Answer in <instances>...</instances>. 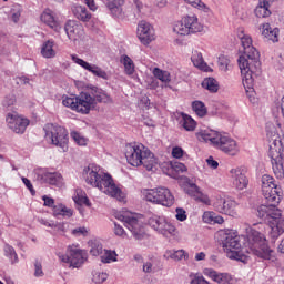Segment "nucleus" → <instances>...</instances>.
<instances>
[{
	"instance_id": "nucleus-47",
	"label": "nucleus",
	"mask_w": 284,
	"mask_h": 284,
	"mask_svg": "<svg viewBox=\"0 0 284 284\" xmlns=\"http://www.w3.org/2000/svg\"><path fill=\"white\" fill-rule=\"evenodd\" d=\"M92 281L95 284L105 283V281H108V273L94 272Z\"/></svg>"
},
{
	"instance_id": "nucleus-14",
	"label": "nucleus",
	"mask_w": 284,
	"mask_h": 284,
	"mask_svg": "<svg viewBox=\"0 0 284 284\" xmlns=\"http://www.w3.org/2000/svg\"><path fill=\"white\" fill-rule=\"evenodd\" d=\"M241 43L244 50L245 57L250 59L251 62H248V65L253 68V70H261V62L258 59H261V53L254 45H252V37L248 34H243L240 37Z\"/></svg>"
},
{
	"instance_id": "nucleus-54",
	"label": "nucleus",
	"mask_w": 284,
	"mask_h": 284,
	"mask_svg": "<svg viewBox=\"0 0 284 284\" xmlns=\"http://www.w3.org/2000/svg\"><path fill=\"white\" fill-rule=\"evenodd\" d=\"M73 236H87L88 235V229L85 226H79L72 230Z\"/></svg>"
},
{
	"instance_id": "nucleus-13",
	"label": "nucleus",
	"mask_w": 284,
	"mask_h": 284,
	"mask_svg": "<svg viewBox=\"0 0 284 284\" xmlns=\"http://www.w3.org/2000/svg\"><path fill=\"white\" fill-rule=\"evenodd\" d=\"M58 256L61 263H65L69 267H81L88 261V253L75 245L68 246L67 254H59Z\"/></svg>"
},
{
	"instance_id": "nucleus-9",
	"label": "nucleus",
	"mask_w": 284,
	"mask_h": 284,
	"mask_svg": "<svg viewBox=\"0 0 284 284\" xmlns=\"http://www.w3.org/2000/svg\"><path fill=\"white\" fill-rule=\"evenodd\" d=\"M44 139L51 145L60 148L62 152H68V143L70 141L68 129L59 124L48 123L43 128Z\"/></svg>"
},
{
	"instance_id": "nucleus-1",
	"label": "nucleus",
	"mask_w": 284,
	"mask_h": 284,
	"mask_svg": "<svg viewBox=\"0 0 284 284\" xmlns=\"http://www.w3.org/2000/svg\"><path fill=\"white\" fill-rule=\"evenodd\" d=\"M262 194L268 205L262 204L258 206L257 216L267 223L272 239H278L284 232L283 214L277 207L283 199V190L270 174L262 176Z\"/></svg>"
},
{
	"instance_id": "nucleus-46",
	"label": "nucleus",
	"mask_w": 284,
	"mask_h": 284,
	"mask_svg": "<svg viewBox=\"0 0 284 284\" xmlns=\"http://www.w3.org/2000/svg\"><path fill=\"white\" fill-rule=\"evenodd\" d=\"M185 3H189V6H192V8H196V10H201L202 12H211L210 7L202 2L201 0H184Z\"/></svg>"
},
{
	"instance_id": "nucleus-42",
	"label": "nucleus",
	"mask_w": 284,
	"mask_h": 284,
	"mask_svg": "<svg viewBox=\"0 0 284 284\" xmlns=\"http://www.w3.org/2000/svg\"><path fill=\"white\" fill-rule=\"evenodd\" d=\"M168 254L173 261H183V258L184 261H187V258L190 257L185 250L169 251Z\"/></svg>"
},
{
	"instance_id": "nucleus-6",
	"label": "nucleus",
	"mask_w": 284,
	"mask_h": 284,
	"mask_svg": "<svg viewBox=\"0 0 284 284\" xmlns=\"http://www.w3.org/2000/svg\"><path fill=\"white\" fill-rule=\"evenodd\" d=\"M125 159L130 165L133 168H140L143 165L145 170L150 172V170L156 168L159 163L154 153L150 151L142 143H129L125 145Z\"/></svg>"
},
{
	"instance_id": "nucleus-22",
	"label": "nucleus",
	"mask_w": 284,
	"mask_h": 284,
	"mask_svg": "<svg viewBox=\"0 0 284 284\" xmlns=\"http://www.w3.org/2000/svg\"><path fill=\"white\" fill-rule=\"evenodd\" d=\"M203 274L219 284H227L232 281V275L229 273H219L213 268H203Z\"/></svg>"
},
{
	"instance_id": "nucleus-3",
	"label": "nucleus",
	"mask_w": 284,
	"mask_h": 284,
	"mask_svg": "<svg viewBox=\"0 0 284 284\" xmlns=\"http://www.w3.org/2000/svg\"><path fill=\"white\" fill-rule=\"evenodd\" d=\"M84 179L88 185L98 187L100 192L108 194V196H112V199H116V201H125V193L116 186L112 175L101 170V166L89 164L84 170Z\"/></svg>"
},
{
	"instance_id": "nucleus-58",
	"label": "nucleus",
	"mask_w": 284,
	"mask_h": 284,
	"mask_svg": "<svg viewBox=\"0 0 284 284\" xmlns=\"http://www.w3.org/2000/svg\"><path fill=\"white\" fill-rule=\"evenodd\" d=\"M22 183H24L26 187L29 189L32 196H34V194H37V191H34V186H32V182H30V180H28V178H22Z\"/></svg>"
},
{
	"instance_id": "nucleus-12",
	"label": "nucleus",
	"mask_w": 284,
	"mask_h": 284,
	"mask_svg": "<svg viewBox=\"0 0 284 284\" xmlns=\"http://www.w3.org/2000/svg\"><path fill=\"white\" fill-rule=\"evenodd\" d=\"M239 68L242 74V83L246 90L247 97L252 101V97H254V74H256L258 70H254V67L250 65V60L243 55L239 58Z\"/></svg>"
},
{
	"instance_id": "nucleus-59",
	"label": "nucleus",
	"mask_w": 284,
	"mask_h": 284,
	"mask_svg": "<svg viewBox=\"0 0 284 284\" xmlns=\"http://www.w3.org/2000/svg\"><path fill=\"white\" fill-rule=\"evenodd\" d=\"M34 267V276H43V267L41 266V262L37 261Z\"/></svg>"
},
{
	"instance_id": "nucleus-64",
	"label": "nucleus",
	"mask_w": 284,
	"mask_h": 284,
	"mask_svg": "<svg viewBox=\"0 0 284 284\" xmlns=\"http://www.w3.org/2000/svg\"><path fill=\"white\" fill-rule=\"evenodd\" d=\"M195 261H205V252L196 253Z\"/></svg>"
},
{
	"instance_id": "nucleus-34",
	"label": "nucleus",
	"mask_w": 284,
	"mask_h": 284,
	"mask_svg": "<svg viewBox=\"0 0 284 284\" xmlns=\"http://www.w3.org/2000/svg\"><path fill=\"white\" fill-rule=\"evenodd\" d=\"M181 125L186 132H194L196 130V121L185 113H182Z\"/></svg>"
},
{
	"instance_id": "nucleus-8",
	"label": "nucleus",
	"mask_w": 284,
	"mask_h": 284,
	"mask_svg": "<svg viewBox=\"0 0 284 284\" xmlns=\"http://www.w3.org/2000/svg\"><path fill=\"white\" fill-rule=\"evenodd\" d=\"M62 105L78 114H88L94 108V98L88 92L75 95H62Z\"/></svg>"
},
{
	"instance_id": "nucleus-43",
	"label": "nucleus",
	"mask_w": 284,
	"mask_h": 284,
	"mask_svg": "<svg viewBox=\"0 0 284 284\" xmlns=\"http://www.w3.org/2000/svg\"><path fill=\"white\" fill-rule=\"evenodd\" d=\"M192 108H193V112H195V114H197V116H205V114H207V108H205V103H203L202 101H194L192 103Z\"/></svg>"
},
{
	"instance_id": "nucleus-27",
	"label": "nucleus",
	"mask_w": 284,
	"mask_h": 284,
	"mask_svg": "<svg viewBox=\"0 0 284 284\" xmlns=\"http://www.w3.org/2000/svg\"><path fill=\"white\" fill-rule=\"evenodd\" d=\"M72 13L79 21H82L83 23H88L90 19H92V13L88 11V9L83 6H74L72 8Z\"/></svg>"
},
{
	"instance_id": "nucleus-26",
	"label": "nucleus",
	"mask_w": 284,
	"mask_h": 284,
	"mask_svg": "<svg viewBox=\"0 0 284 284\" xmlns=\"http://www.w3.org/2000/svg\"><path fill=\"white\" fill-rule=\"evenodd\" d=\"M52 214L58 219V216H62L63 219H70L73 216L74 211L63 203H58L52 209Z\"/></svg>"
},
{
	"instance_id": "nucleus-40",
	"label": "nucleus",
	"mask_w": 284,
	"mask_h": 284,
	"mask_svg": "<svg viewBox=\"0 0 284 284\" xmlns=\"http://www.w3.org/2000/svg\"><path fill=\"white\" fill-rule=\"evenodd\" d=\"M92 98L94 99V105L97 104V101L98 103H112V98L103 90L95 91V94Z\"/></svg>"
},
{
	"instance_id": "nucleus-20",
	"label": "nucleus",
	"mask_w": 284,
	"mask_h": 284,
	"mask_svg": "<svg viewBox=\"0 0 284 284\" xmlns=\"http://www.w3.org/2000/svg\"><path fill=\"white\" fill-rule=\"evenodd\" d=\"M71 60L73 63H77V65H80V68H83V70L91 72V74L94 77H99L100 79H108V73L97 64H90V62L79 58L77 54H71Z\"/></svg>"
},
{
	"instance_id": "nucleus-24",
	"label": "nucleus",
	"mask_w": 284,
	"mask_h": 284,
	"mask_svg": "<svg viewBox=\"0 0 284 284\" xmlns=\"http://www.w3.org/2000/svg\"><path fill=\"white\" fill-rule=\"evenodd\" d=\"M125 0H106V8L112 17L121 19L123 17V6Z\"/></svg>"
},
{
	"instance_id": "nucleus-11",
	"label": "nucleus",
	"mask_w": 284,
	"mask_h": 284,
	"mask_svg": "<svg viewBox=\"0 0 284 284\" xmlns=\"http://www.w3.org/2000/svg\"><path fill=\"white\" fill-rule=\"evenodd\" d=\"M173 32L181 37H187V34H196L203 32V23L199 21L196 14H187L178 20L173 24Z\"/></svg>"
},
{
	"instance_id": "nucleus-38",
	"label": "nucleus",
	"mask_w": 284,
	"mask_h": 284,
	"mask_svg": "<svg viewBox=\"0 0 284 284\" xmlns=\"http://www.w3.org/2000/svg\"><path fill=\"white\" fill-rule=\"evenodd\" d=\"M202 88L209 90V92H219V83L214 78H205L202 81Z\"/></svg>"
},
{
	"instance_id": "nucleus-15",
	"label": "nucleus",
	"mask_w": 284,
	"mask_h": 284,
	"mask_svg": "<svg viewBox=\"0 0 284 284\" xmlns=\"http://www.w3.org/2000/svg\"><path fill=\"white\" fill-rule=\"evenodd\" d=\"M116 219H119V221H123L125 227L130 230L134 239L138 241H141V239L145 236V229L143 227V222H141V220L136 219L135 216L125 215H118Z\"/></svg>"
},
{
	"instance_id": "nucleus-49",
	"label": "nucleus",
	"mask_w": 284,
	"mask_h": 284,
	"mask_svg": "<svg viewBox=\"0 0 284 284\" xmlns=\"http://www.w3.org/2000/svg\"><path fill=\"white\" fill-rule=\"evenodd\" d=\"M71 136L78 145H88V140L83 138L79 132H72Z\"/></svg>"
},
{
	"instance_id": "nucleus-37",
	"label": "nucleus",
	"mask_w": 284,
	"mask_h": 284,
	"mask_svg": "<svg viewBox=\"0 0 284 284\" xmlns=\"http://www.w3.org/2000/svg\"><path fill=\"white\" fill-rule=\"evenodd\" d=\"M203 221L205 223H217V225H223L225 223V220L221 215H214L212 212H205L203 214Z\"/></svg>"
},
{
	"instance_id": "nucleus-32",
	"label": "nucleus",
	"mask_w": 284,
	"mask_h": 284,
	"mask_svg": "<svg viewBox=\"0 0 284 284\" xmlns=\"http://www.w3.org/2000/svg\"><path fill=\"white\" fill-rule=\"evenodd\" d=\"M41 55L44 59H54V57H57V51L54 50V40L43 42L41 47Z\"/></svg>"
},
{
	"instance_id": "nucleus-29",
	"label": "nucleus",
	"mask_w": 284,
	"mask_h": 284,
	"mask_svg": "<svg viewBox=\"0 0 284 284\" xmlns=\"http://www.w3.org/2000/svg\"><path fill=\"white\" fill-rule=\"evenodd\" d=\"M42 181L49 183V185H61L63 183V176L57 172H44L41 174Z\"/></svg>"
},
{
	"instance_id": "nucleus-60",
	"label": "nucleus",
	"mask_w": 284,
	"mask_h": 284,
	"mask_svg": "<svg viewBox=\"0 0 284 284\" xmlns=\"http://www.w3.org/2000/svg\"><path fill=\"white\" fill-rule=\"evenodd\" d=\"M206 163L209 168H212V170H216L219 168V162L214 160L213 156H209V159L206 160Z\"/></svg>"
},
{
	"instance_id": "nucleus-7",
	"label": "nucleus",
	"mask_w": 284,
	"mask_h": 284,
	"mask_svg": "<svg viewBox=\"0 0 284 284\" xmlns=\"http://www.w3.org/2000/svg\"><path fill=\"white\" fill-rule=\"evenodd\" d=\"M220 235L222 239V246L224 252H226L227 258L245 263L247 261V255L243 254L241 236L239 233L233 230H226L221 232Z\"/></svg>"
},
{
	"instance_id": "nucleus-19",
	"label": "nucleus",
	"mask_w": 284,
	"mask_h": 284,
	"mask_svg": "<svg viewBox=\"0 0 284 284\" xmlns=\"http://www.w3.org/2000/svg\"><path fill=\"white\" fill-rule=\"evenodd\" d=\"M230 174L235 190H246V187L250 185V179L247 178V171H245V169H232Z\"/></svg>"
},
{
	"instance_id": "nucleus-23",
	"label": "nucleus",
	"mask_w": 284,
	"mask_h": 284,
	"mask_svg": "<svg viewBox=\"0 0 284 284\" xmlns=\"http://www.w3.org/2000/svg\"><path fill=\"white\" fill-rule=\"evenodd\" d=\"M42 23H45L51 30H54V32H59L61 30V26L59 24V21H57V17L54 16V11L50 9H45L41 17H40Z\"/></svg>"
},
{
	"instance_id": "nucleus-57",
	"label": "nucleus",
	"mask_w": 284,
	"mask_h": 284,
	"mask_svg": "<svg viewBox=\"0 0 284 284\" xmlns=\"http://www.w3.org/2000/svg\"><path fill=\"white\" fill-rule=\"evenodd\" d=\"M114 234L116 236H122V239H123V237H125V230L123 229V226L115 223L114 224Z\"/></svg>"
},
{
	"instance_id": "nucleus-44",
	"label": "nucleus",
	"mask_w": 284,
	"mask_h": 284,
	"mask_svg": "<svg viewBox=\"0 0 284 284\" xmlns=\"http://www.w3.org/2000/svg\"><path fill=\"white\" fill-rule=\"evenodd\" d=\"M4 256L10 258L11 263H19V255H17V251L10 244L4 245Z\"/></svg>"
},
{
	"instance_id": "nucleus-16",
	"label": "nucleus",
	"mask_w": 284,
	"mask_h": 284,
	"mask_svg": "<svg viewBox=\"0 0 284 284\" xmlns=\"http://www.w3.org/2000/svg\"><path fill=\"white\" fill-rule=\"evenodd\" d=\"M7 125L9 130H12L16 134H23L28 125H30V120L19 115L17 112L8 113L6 116Z\"/></svg>"
},
{
	"instance_id": "nucleus-63",
	"label": "nucleus",
	"mask_w": 284,
	"mask_h": 284,
	"mask_svg": "<svg viewBox=\"0 0 284 284\" xmlns=\"http://www.w3.org/2000/svg\"><path fill=\"white\" fill-rule=\"evenodd\" d=\"M54 230H57L58 232H65V224L63 223H58V224H54Z\"/></svg>"
},
{
	"instance_id": "nucleus-41",
	"label": "nucleus",
	"mask_w": 284,
	"mask_h": 284,
	"mask_svg": "<svg viewBox=\"0 0 284 284\" xmlns=\"http://www.w3.org/2000/svg\"><path fill=\"white\" fill-rule=\"evenodd\" d=\"M164 222H165V219L156 215L149 219V225L156 232H161V229L163 227Z\"/></svg>"
},
{
	"instance_id": "nucleus-31",
	"label": "nucleus",
	"mask_w": 284,
	"mask_h": 284,
	"mask_svg": "<svg viewBox=\"0 0 284 284\" xmlns=\"http://www.w3.org/2000/svg\"><path fill=\"white\" fill-rule=\"evenodd\" d=\"M278 28L272 29L270 23L262 24V34L270 41H273V43L278 42Z\"/></svg>"
},
{
	"instance_id": "nucleus-62",
	"label": "nucleus",
	"mask_w": 284,
	"mask_h": 284,
	"mask_svg": "<svg viewBox=\"0 0 284 284\" xmlns=\"http://www.w3.org/2000/svg\"><path fill=\"white\" fill-rule=\"evenodd\" d=\"M143 272H145L146 274H151L152 272V263L146 262L143 264Z\"/></svg>"
},
{
	"instance_id": "nucleus-52",
	"label": "nucleus",
	"mask_w": 284,
	"mask_h": 284,
	"mask_svg": "<svg viewBox=\"0 0 284 284\" xmlns=\"http://www.w3.org/2000/svg\"><path fill=\"white\" fill-rule=\"evenodd\" d=\"M227 65H230V60L225 55H221L219 58V67L224 72L227 70Z\"/></svg>"
},
{
	"instance_id": "nucleus-4",
	"label": "nucleus",
	"mask_w": 284,
	"mask_h": 284,
	"mask_svg": "<svg viewBox=\"0 0 284 284\" xmlns=\"http://www.w3.org/2000/svg\"><path fill=\"white\" fill-rule=\"evenodd\" d=\"M266 232V224H254L246 231V242L244 243V246L247 247L246 252H248V254L251 253L258 256V258L270 261L273 251L267 245V237L265 236Z\"/></svg>"
},
{
	"instance_id": "nucleus-61",
	"label": "nucleus",
	"mask_w": 284,
	"mask_h": 284,
	"mask_svg": "<svg viewBox=\"0 0 284 284\" xmlns=\"http://www.w3.org/2000/svg\"><path fill=\"white\" fill-rule=\"evenodd\" d=\"M91 254L93 256H99V254H103V247L102 246L92 247L91 248Z\"/></svg>"
},
{
	"instance_id": "nucleus-2",
	"label": "nucleus",
	"mask_w": 284,
	"mask_h": 284,
	"mask_svg": "<svg viewBox=\"0 0 284 284\" xmlns=\"http://www.w3.org/2000/svg\"><path fill=\"white\" fill-rule=\"evenodd\" d=\"M266 136L270 145L268 156L276 179L284 176V125L268 122L266 124Z\"/></svg>"
},
{
	"instance_id": "nucleus-50",
	"label": "nucleus",
	"mask_w": 284,
	"mask_h": 284,
	"mask_svg": "<svg viewBox=\"0 0 284 284\" xmlns=\"http://www.w3.org/2000/svg\"><path fill=\"white\" fill-rule=\"evenodd\" d=\"M173 159H183L185 155V150L181 146H174L171 152Z\"/></svg>"
},
{
	"instance_id": "nucleus-21",
	"label": "nucleus",
	"mask_w": 284,
	"mask_h": 284,
	"mask_svg": "<svg viewBox=\"0 0 284 284\" xmlns=\"http://www.w3.org/2000/svg\"><path fill=\"white\" fill-rule=\"evenodd\" d=\"M64 30L71 41H77L83 34V26L74 20L67 21Z\"/></svg>"
},
{
	"instance_id": "nucleus-25",
	"label": "nucleus",
	"mask_w": 284,
	"mask_h": 284,
	"mask_svg": "<svg viewBox=\"0 0 284 284\" xmlns=\"http://www.w3.org/2000/svg\"><path fill=\"white\" fill-rule=\"evenodd\" d=\"M187 194L190 196H193L195 201H199L200 203H203L204 205H212V200H210V196L207 194L200 191V189L196 186V184H191L190 189L187 190Z\"/></svg>"
},
{
	"instance_id": "nucleus-18",
	"label": "nucleus",
	"mask_w": 284,
	"mask_h": 284,
	"mask_svg": "<svg viewBox=\"0 0 284 284\" xmlns=\"http://www.w3.org/2000/svg\"><path fill=\"white\" fill-rule=\"evenodd\" d=\"M138 39L143 45H150L156 39L154 27L145 20L140 21L138 24Z\"/></svg>"
},
{
	"instance_id": "nucleus-39",
	"label": "nucleus",
	"mask_w": 284,
	"mask_h": 284,
	"mask_svg": "<svg viewBox=\"0 0 284 284\" xmlns=\"http://www.w3.org/2000/svg\"><path fill=\"white\" fill-rule=\"evenodd\" d=\"M73 201H74V203H77V205H87L88 207H90V199H88L85 193H83V191H81V190L75 191Z\"/></svg>"
},
{
	"instance_id": "nucleus-45",
	"label": "nucleus",
	"mask_w": 284,
	"mask_h": 284,
	"mask_svg": "<svg viewBox=\"0 0 284 284\" xmlns=\"http://www.w3.org/2000/svg\"><path fill=\"white\" fill-rule=\"evenodd\" d=\"M116 251L104 250V253L101 255V261L103 263H116Z\"/></svg>"
},
{
	"instance_id": "nucleus-28",
	"label": "nucleus",
	"mask_w": 284,
	"mask_h": 284,
	"mask_svg": "<svg viewBox=\"0 0 284 284\" xmlns=\"http://www.w3.org/2000/svg\"><path fill=\"white\" fill-rule=\"evenodd\" d=\"M191 61L195 68L202 70L203 72H210L212 69L203 60V54L199 51H194L191 57Z\"/></svg>"
},
{
	"instance_id": "nucleus-53",
	"label": "nucleus",
	"mask_w": 284,
	"mask_h": 284,
	"mask_svg": "<svg viewBox=\"0 0 284 284\" xmlns=\"http://www.w3.org/2000/svg\"><path fill=\"white\" fill-rule=\"evenodd\" d=\"M42 201H43L44 207H51L52 210H54V206L57 205V204H54V199H52L48 195H43Z\"/></svg>"
},
{
	"instance_id": "nucleus-51",
	"label": "nucleus",
	"mask_w": 284,
	"mask_h": 284,
	"mask_svg": "<svg viewBox=\"0 0 284 284\" xmlns=\"http://www.w3.org/2000/svg\"><path fill=\"white\" fill-rule=\"evenodd\" d=\"M175 212H176L175 219L178 221H181V222L187 221V212H185V209L178 207L175 209Z\"/></svg>"
},
{
	"instance_id": "nucleus-30",
	"label": "nucleus",
	"mask_w": 284,
	"mask_h": 284,
	"mask_svg": "<svg viewBox=\"0 0 284 284\" xmlns=\"http://www.w3.org/2000/svg\"><path fill=\"white\" fill-rule=\"evenodd\" d=\"M254 12L258 19H266V17H271L272 11L270 10V0L260 1Z\"/></svg>"
},
{
	"instance_id": "nucleus-56",
	"label": "nucleus",
	"mask_w": 284,
	"mask_h": 284,
	"mask_svg": "<svg viewBox=\"0 0 284 284\" xmlns=\"http://www.w3.org/2000/svg\"><path fill=\"white\" fill-rule=\"evenodd\" d=\"M83 2L92 12H97V10H99V7L94 0H83Z\"/></svg>"
},
{
	"instance_id": "nucleus-35",
	"label": "nucleus",
	"mask_w": 284,
	"mask_h": 284,
	"mask_svg": "<svg viewBox=\"0 0 284 284\" xmlns=\"http://www.w3.org/2000/svg\"><path fill=\"white\" fill-rule=\"evenodd\" d=\"M152 74L153 77H155V79H159V81H161L162 83H170V81H172V77L165 70L154 68Z\"/></svg>"
},
{
	"instance_id": "nucleus-17",
	"label": "nucleus",
	"mask_w": 284,
	"mask_h": 284,
	"mask_svg": "<svg viewBox=\"0 0 284 284\" xmlns=\"http://www.w3.org/2000/svg\"><path fill=\"white\" fill-rule=\"evenodd\" d=\"M213 207L215 212H219L220 214L236 216V207H239V202L232 199L225 200L221 195H219L213 202Z\"/></svg>"
},
{
	"instance_id": "nucleus-55",
	"label": "nucleus",
	"mask_w": 284,
	"mask_h": 284,
	"mask_svg": "<svg viewBox=\"0 0 284 284\" xmlns=\"http://www.w3.org/2000/svg\"><path fill=\"white\" fill-rule=\"evenodd\" d=\"M173 170L175 172H180V173H183V172H187V166H185V164L181 163V162H175L173 165H172Z\"/></svg>"
},
{
	"instance_id": "nucleus-5",
	"label": "nucleus",
	"mask_w": 284,
	"mask_h": 284,
	"mask_svg": "<svg viewBox=\"0 0 284 284\" xmlns=\"http://www.w3.org/2000/svg\"><path fill=\"white\" fill-rule=\"evenodd\" d=\"M197 141L202 143H211L216 150H221L224 154L236 156L239 154V144L227 133L214 130H204L195 134Z\"/></svg>"
},
{
	"instance_id": "nucleus-10",
	"label": "nucleus",
	"mask_w": 284,
	"mask_h": 284,
	"mask_svg": "<svg viewBox=\"0 0 284 284\" xmlns=\"http://www.w3.org/2000/svg\"><path fill=\"white\" fill-rule=\"evenodd\" d=\"M142 196L153 205H162L163 207H172L174 205V195L168 187L144 189Z\"/></svg>"
},
{
	"instance_id": "nucleus-33",
	"label": "nucleus",
	"mask_w": 284,
	"mask_h": 284,
	"mask_svg": "<svg viewBox=\"0 0 284 284\" xmlns=\"http://www.w3.org/2000/svg\"><path fill=\"white\" fill-rule=\"evenodd\" d=\"M120 63H122V65H124V72L125 74H128V77H132V74H134V61L131 60V58L129 55H121L120 58Z\"/></svg>"
},
{
	"instance_id": "nucleus-36",
	"label": "nucleus",
	"mask_w": 284,
	"mask_h": 284,
	"mask_svg": "<svg viewBox=\"0 0 284 284\" xmlns=\"http://www.w3.org/2000/svg\"><path fill=\"white\" fill-rule=\"evenodd\" d=\"M160 234H163V236H176V226L164 220Z\"/></svg>"
},
{
	"instance_id": "nucleus-48",
	"label": "nucleus",
	"mask_w": 284,
	"mask_h": 284,
	"mask_svg": "<svg viewBox=\"0 0 284 284\" xmlns=\"http://www.w3.org/2000/svg\"><path fill=\"white\" fill-rule=\"evenodd\" d=\"M14 103H17V95H14L12 93L4 97V99L2 101V105L4 108H12V105H14Z\"/></svg>"
}]
</instances>
